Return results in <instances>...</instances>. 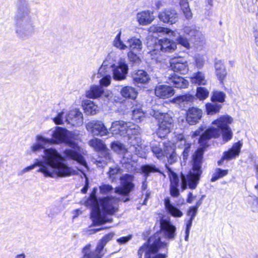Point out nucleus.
<instances>
[{
	"label": "nucleus",
	"instance_id": "obj_1",
	"mask_svg": "<svg viewBox=\"0 0 258 258\" xmlns=\"http://www.w3.org/2000/svg\"><path fill=\"white\" fill-rule=\"evenodd\" d=\"M86 128L94 136L103 137L109 134L114 136L120 135L128 138V143L135 149L134 152L140 157L146 158L149 148L147 144L140 137V127L132 122L117 120L112 122L109 130L104 122L99 120H92L86 124Z\"/></svg>",
	"mask_w": 258,
	"mask_h": 258
},
{
	"label": "nucleus",
	"instance_id": "obj_2",
	"mask_svg": "<svg viewBox=\"0 0 258 258\" xmlns=\"http://www.w3.org/2000/svg\"><path fill=\"white\" fill-rule=\"evenodd\" d=\"M42 159L43 161L36 160L33 164L23 169L22 173L39 166L38 171L47 177H64L76 174V171L64 162V158L55 148H50L44 150L43 151Z\"/></svg>",
	"mask_w": 258,
	"mask_h": 258
},
{
	"label": "nucleus",
	"instance_id": "obj_3",
	"mask_svg": "<svg viewBox=\"0 0 258 258\" xmlns=\"http://www.w3.org/2000/svg\"><path fill=\"white\" fill-rule=\"evenodd\" d=\"M97 191V188L94 187L85 204L91 209V217L95 224L110 222L112 219L105 216L104 214L113 215L118 211L117 200L107 197L98 200L96 197Z\"/></svg>",
	"mask_w": 258,
	"mask_h": 258
},
{
	"label": "nucleus",
	"instance_id": "obj_4",
	"mask_svg": "<svg viewBox=\"0 0 258 258\" xmlns=\"http://www.w3.org/2000/svg\"><path fill=\"white\" fill-rule=\"evenodd\" d=\"M233 122V118L226 114L219 116L212 122L209 127L203 133L199 139V143L203 146H206V142L212 138H218L222 136L223 141L227 142L233 137V132L230 125Z\"/></svg>",
	"mask_w": 258,
	"mask_h": 258
},
{
	"label": "nucleus",
	"instance_id": "obj_5",
	"mask_svg": "<svg viewBox=\"0 0 258 258\" xmlns=\"http://www.w3.org/2000/svg\"><path fill=\"white\" fill-rule=\"evenodd\" d=\"M71 133L65 128L60 127H56L53 132L52 137V144H59L65 143L68 145L72 149H66L64 154L68 159H71L77 161L79 164H81L87 168V163L84 157L80 154L81 148L74 143L70 141L69 137Z\"/></svg>",
	"mask_w": 258,
	"mask_h": 258
},
{
	"label": "nucleus",
	"instance_id": "obj_6",
	"mask_svg": "<svg viewBox=\"0 0 258 258\" xmlns=\"http://www.w3.org/2000/svg\"><path fill=\"white\" fill-rule=\"evenodd\" d=\"M15 24V32L22 39H28L36 31L34 23L30 16V11L27 4L24 2V7L19 9Z\"/></svg>",
	"mask_w": 258,
	"mask_h": 258
},
{
	"label": "nucleus",
	"instance_id": "obj_7",
	"mask_svg": "<svg viewBox=\"0 0 258 258\" xmlns=\"http://www.w3.org/2000/svg\"><path fill=\"white\" fill-rule=\"evenodd\" d=\"M164 108L162 104H157L153 105L149 111L150 114L158 120L156 134L160 138H165L170 132L173 123L172 112L164 113Z\"/></svg>",
	"mask_w": 258,
	"mask_h": 258
},
{
	"label": "nucleus",
	"instance_id": "obj_8",
	"mask_svg": "<svg viewBox=\"0 0 258 258\" xmlns=\"http://www.w3.org/2000/svg\"><path fill=\"white\" fill-rule=\"evenodd\" d=\"M203 150L199 148L193 155V165L192 170L186 176L181 174V185L182 190L188 186L191 189H195L198 184L200 177L202 173L201 170Z\"/></svg>",
	"mask_w": 258,
	"mask_h": 258
},
{
	"label": "nucleus",
	"instance_id": "obj_9",
	"mask_svg": "<svg viewBox=\"0 0 258 258\" xmlns=\"http://www.w3.org/2000/svg\"><path fill=\"white\" fill-rule=\"evenodd\" d=\"M160 225V231L156 232L149 239H156V243L155 246L159 249L166 247L168 244V241L174 239L176 235V228L171 223L170 218H161Z\"/></svg>",
	"mask_w": 258,
	"mask_h": 258
},
{
	"label": "nucleus",
	"instance_id": "obj_10",
	"mask_svg": "<svg viewBox=\"0 0 258 258\" xmlns=\"http://www.w3.org/2000/svg\"><path fill=\"white\" fill-rule=\"evenodd\" d=\"M156 239L152 238L141 246L138 250L139 258H166L164 254H157L159 249L155 245Z\"/></svg>",
	"mask_w": 258,
	"mask_h": 258
},
{
	"label": "nucleus",
	"instance_id": "obj_11",
	"mask_svg": "<svg viewBox=\"0 0 258 258\" xmlns=\"http://www.w3.org/2000/svg\"><path fill=\"white\" fill-rule=\"evenodd\" d=\"M183 30L184 34L189 36L190 39L193 41L194 46L197 49H201L206 42L205 35L203 32L197 29L195 26H185Z\"/></svg>",
	"mask_w": 258,
	"mask_h": 258
},
{
	"label": "nucleus",
	"instance_id": "obj_12",
	"mask_svg": "<svg viewBox=\"0 0 258 258\" xmlns=\"http://www.w3.org/2000/svg\"><path fill=\"white\" fill-rule=\"evenodd\" d=\"M134 177L132 175L129 174L122 175L120 178V186L115 188V192L118 195L127 196L134 188Z\"/></svg>",
	"mask_w": 258,
	"mask_h": 258
},
{
	"label": "nucleus",
	"instance_id": "obj_13",
	"mask_svg": "<svg viewBox=\"0 0 258 258\" xmlns=\"http://www.w3.org/2000/svg\"><path fill=\"white\" fill-rule=\"evenodd\" d=\"M169 68L172 71L185 75L189 70L188 61L183 56H177L170 59Z\"/></svg>",
	"mask_w": 258,
	"mask_h": 258
},
{
	"label": "nucleus",
	"instance_id": "obj_14",
	"mask_svg": "<svg viewBox=\"0 0 258 258\" xmlns=\"http://www.w3.org/2000/svg\"><path fill=\"white\" fill-rule=\"evenodd\" d=\"M86 96L91 99L101 98L110 100L112 97V93L110 90L104 89L101 86L93 85L86 91Z\"/></svg>",
	"mask_w": 258,
	"mask_h": 258
},
{
	"label": "nucleus",
	"instance_id": "obj_15",
	"mask_svg": "<svg viewBox=\"0 0 258 258\" xmlns=\"http://www.w3.org/2000/svg\"><path fill=\"white\" fill-rule=\"evenodd\" d=\"M112 71L114 80L120 81L125 79L128 73V66L125 59L120 58Z\"/></svg>",
	"mask_w": 258,
	"mask_h": 258
},
{
	"label": "nucleus",
	"instance_id": "obj_16",
	"mask_svg": "<svg viewBox=\"0 0 258 258\" xmlns=\"http://www.w3.org/2000/svg\"><path fill=\"white\" fill-rule=\"evenodd\" d=\"M52 140L50 138L45 137L42 134H38L35 137V142L32 143L30 146V149L31 152L37 153L45 150V147L46 145H52Z\"/></svg>",
	"mask_w": 258,
	"mask_h": 258
},
{
	"label": "nucleus",
	"instance_id": "obj_17",
	"mask_svg": "<svg viewBox=\"0 0 258 258\" xmlns=\"http://www.w3.org/2000/svg\"><path fill=\"white\" fill-rule=\"evenodd\" d=\"M66 121L72 126H79L83 123V114L79 109L75 108L70 110L66 114Z\"/></svg>",
	"mask_w": 258,
	"mask_h": 258
},
{
	"label": "nucleus",
	"instance_id": "obj_18",
	"mask_svg": "<svg viewBox=\"0 0 258 258\" xmlns=\"http://www.w3.org/2000/svg\"><path fill=\"white\" fill-rule=\"evenodd\" d=\"M117 58L115 51H111L108 53L99 69V73L104 75L105 72H108L111 69H112L116 66Z\"/></svg>",
	"mask_w": 258,
	"mask_h": 258
},
{
	"label": "nucleus",
	"instance_id": "obj_19",
	"mask_svg": "<svg viewBox=\"0 0 258 258\" xmlns=\"http://www.w3.org/2000/svg\"><path fill=\"white\" fill-rule=\"evenodd\" d=\"M242 143L238 141L234 143L231 149L223 153L220 160L218 162V165H221L224 160H231L237 157L240 152Z\"/></svg>",
	"mask_w": 258,
	"mask_h": 258
},
{
	"label": "nucleus",
	"instance_id": "obj_20",
	"mask_svg": "<svg viewBox=\"0 0 258 258\" xmlns=\"http://www.w3.org/2000/svg\"><path fill=\"white\" fill-rule=\"evenodd\" d=\"M166 167L168 169V174L170 181V195L173 197L177 198L179 195V189L178 188L179 183V179L177 175L175 172H174L167 165H166Z\"/></svg>",
	"mask_w": 258,
	"mask_h": 258
},
{
	"label": "nucleus",
	"instance_id": "obj_21",
	"mask_svg": "<svg viewBox=\"0 0 258 258\" xmlns=\"http://www.w3.org/2000/svg\"><path fill=\"white\" fill-rule=\"evenodd\" d=\"M174 94V89L169 85L158 84L155 88V95L160 98H168L172 97Z\"/></svg>",
	"mask_w": 258,
	"mask_h": 258
},
{
	"label": "nucleus",
	"instance_id": "obj_22",
	"mask_svg": "<svg viewBox=\"0 0 258 258\" xmlns=\"http://www.w3.org/2000/svg\"><path fill=\"white\" fill-rule=\"evenodd\" d=\"M158 18L163 22L171 24L175 23L178 19L177 12L171 9H165L160 12Z\"/></svg>",
	"mask_w": 258,
	"mask_h": 258
},
{
	"label": "nucleus",
	"instance_id": "obj_23",
	"mask_svg": "<svg viewBox=\"0 0 258 258\" xmlns=\"http://www.w3.org/2000/svg\"><path fill=\"white\" fill-rule=\"evenodd\" d=\"M203 115L202 109L195 107L189 108L186 113V120L190 125L197 123L201 119Z\"/></svg>",
	"mask_w": 258,
	"mask_h": 258
},
{
	"label": "nucleus",
	"instance_id": "obj_24",
	"mask_svg": "<svg viewBox=\"0 0 258 258\" xmlns=\"http://www.w3.org/2000/svg\"><path fill=\"white\" fill-rule=\"evenodd\" d=\"M215 75L220 83L224 84L227 76L224 62L221 59H216L214 63Z\"/></svg>",
	"mask_w": 258,
	"mask_h": 258
},
{
	"label": "nucleus",
	"instance_id": "obj_25",
	"mask_svg": "<svg viewBox=\"0 0 258 258\" xmlns=\"http://www.w3.org/2000/svg\"><path fill=\"white\" fill-rule=\"evenodd\" d=\"M136 19L140 25L146 26L151 24L155 19V17L153 11L145 10L137 14Z\"/></svg>",
	"mask_w": 258,
	"mask_h": 258
},
{
	"label": "nucleus",
	"instance_id": "obj_26",
	"mask_svg": "<svg viewBox=\"0 0 258 258\" xmlns=\"http://www.w3.org/2000/svg\"><path fill=\"white\" fill-rule=\"evenodd\" d=\"M91 244L85 245L82 250V256L80 258H102L104 253L97 247L92 250Z\"/></svg>",
	"mask_w": 258,
	"mask_h": 258
},
{
	"label": "nucleus",
	"instance_id": "obj_27",
	"mask_svg": "<svg viewBox=\"0 0 258 258\" xmlns=\"http://www.w3.org/2000/svg\"><path fill=\"white\" fill-rule=\"evenodd\" d=\"M166 212L174 218H180L183 216L182 212L177 207L173 205L169 198H166L164 201Z\"/></svg>",
	"mask_w": 258,
	"mask_h": 258
},
{
	"label": "nucleus",
	"instance_id": "obj_28",
	"mask_svg": "<svg viewBox=\"0 0 258 258\" xmlns=\"http://www.w3.org/2000/svg\"><path fill=\"white\" fill-rule=\"evenodd\" d=\"M175 146H177L180 148H183L184 151L183 152V155L184 157H186L188 155L189 150L190 148V144L187 142L186 139L184 136L181 134H175Z\"/></svg>",
	"mask_w": 258,
	"mask_h": 258
},
{
	"label": "nucleus",
	"instance_id": "obj_29",
	"mask_svg": "<svg viewBox=\"0 0 258 258\" xmlns=\"http://www.w3.org/2000/svg\"><path fill=\"white\" fill-rule=\"evenodd\" d=\"M165 146L166 151L165 156L168 159V163L172 164L177 160V155L175 152V145L170 141H167L165 142Z\"/></svg>",
	"mask_w": 258,
	"mask_h": 258
},
{
	"label": "nucleus",
	"instance_id": "obj_30",
	"mask_svg": "<svg viewBox=\"0 0 258 258\" xmlns=\"http://www.w3.org/2000/svg\"><path fill=\"white\" fill-rule=\"evenodd\" d=\"M150 33H161L162 35H167L170 37L174 38L176 36V33L169 28L163 27L157 25H152L149 29Z\"/></svg>",
	"mask_w": 258,
	"mask_h": 258
},
{
	"label": "nucleus",
	"instance_id": "obj_31",
	"mask_svg": "<svg viewBox=\"0 0 258 258\" xmlns=\"http://www.w3.org/2000/svg\"><path fill=\"white\" fill-rule=\"evenodd\" d=\"M134 81L137 83L146 84L150 80L149 74L144 70H138L132 74Z\"/></svg>",
	"mask_w": 258,
	"mask_h": 258
},
{
	"label": "nucleus",
	"instance_id": "obj_32",
	"mask_svg": "<svg viewBox=\"0 0 258 258\" xmlns=\"http://www.w3.org/2000/svg\"><path fill=\"white\" fill-rule=\"evenodd\" d=\"M126 43L129 51L140 52L142 49V41L136 37H130L126 41Z\"/></svg>",
	"mask_w": 258,
	"mask_h": 258
},
{
	"label": "nucleus",
	"instance_id": "obj_33",
	"mask_svg": "<svg viewBox=\"0 0 258 258\" xmlns=\"http://www.w3.org/2000/svg\"><path fill=\"white\" fill-rule=\"evenodd\" d=\"M150 146L154 155L157 158L161 159L165 156L166 153V151H165V143H164L163 150L161 149L159 143L156 141H152L151 142Z\"/></svg>",
	"mask_w": 258,
	"mask_h": 258
},
{
	"label": "nucleus",
	"instance_id": "obj_34",
	"mask_svg": "<svg viewBox=\"0 0 258 258\" xmlns=\"http://www.w3.org/2000/svg\"><path fill=\"white\" fill-rule=\"evenodd\" d=\"M160 49L165 52H172L176 49V43L167 38H163L159 40Z\"/></svg>",
	"mask_w": 258,
	"mask_h": 258
},
{
	"label": "nucleus",
	"instance_id": "obj_35",
	"mask_svg": "<svg viewBox=\"0 0 258 258\" xmlns=\"http://www.w3.org/2000/svg\"><path fill=\"white\" fill-rule=\"evenodd\" d=\"M190 80L192 84L199 86H205L207 84V80L206 79L205 74L201 71L193 73L190 78Z\"/></svg>",
	"mask_w": 258,
	"mask_h": 258
},
{
	"label": "nucleus",
	"instance_id": "obj_36",
	"mask_svg": "<svg viewBox=\"0 0 258 258\" xmlns=\"http://www.w3.org/2000/svg\"><path fill=\"white\" fill-rule=\"evenodd\" d=\"M85 112L88 115H94L98 111V107L93 101L85 100L82 104Z\"/></svg>",
	"mask_w": 258,
	"mask_h": 258
},
{
	"label": "nucleus",
	"instance_id": "obj_37",
	"mask_svg": "<svg viewBox=\"0 0 258 258\" xmlns=\"http://www.w3.org/2000/svg\"><path fill=\"white\" fill-rule=\"evenodd\" d=\"M145 116V112L142 108V105L137 103L133 106L132 119L137 122H140Z\"/></svg>",
	"mask_w": 258,
	"mask_h": 258
},
{
	"label": "nucleus",
	"instance_id": "obj_38",
	"mask_svg": "<svg viewBox=\"0 0 258 258\" xmlns=\"http://www.w3.org/2000/svg\"><path fill=\"white\" fill-rule=\"evenodd\" d=\"M170 82L178 88H186L189 85L188 81L182 77L174 75L170 78Z\"/></svg>",
	"mask_w": 258,
	"mask_h": 258
},
{
	"label": "nucleus",
	"instance_id": "obj_39",
	"mask_svg": "<svg viewBox=\"0 0 258 258\" xmlns=\"http://www.w3.org/2000/svg\"><path fill=\"white\" fill-rule=\"evenodd\" d=\"M120 94L124 98L135 99L138 92L134 87L127 86H124L121 89Z\"/></svg>",
	"mask_w": 258,
	"mask_h": 258
},
{
	"label": "nucleus",
	"instance_id": "obj_40",
	"mask_svg": "<svg viewBox=\"0 0 258 258\" xmlns=\"http://www.w3.org/2000/svg\"><path fill=\"white\" fill-rule=\"evenodd\" d=\"M122 169L118 167H110L107 172L108 177L112 182L116 181L118 179H120L122 175Z\"/></svg>",
	"mask_w": 258,
	"mask_h": 258
},
{
	"label": "nucleus",
	"instance_id": "obj_41",
	"mask_svg": "<svg viewBox=\"0 0 258 258\" xmlns=\"http://www.w3.org/2000/svg\"><path fill=\"white\" fill-rule=\"evenodd\" d=\"M89 145L94 150L98 151L107 152L106 146L102 140L97 138H94L89 142Z\"/></svg>",
	"mask_w": 258,
	"mask_h": 258
},
{
	"label": "nucleus",
	"instance_id": "obj_42",
	"mask_svg": "<svg viewBox=\"0 0 258 258\" xmlns=\"http://www.w3.org/2000/svg\"><path fill=\"white\" fill-rule=\"evenodd\" d=\"M111 148L114 152L118 154H124L123 158L127 156L128 153L125 146L119 142L115 141L111 144Z\"/></svg>",
	"mask_w": 258,
	"mask_h": 258
},
{
	"label": "nucleus",
	"instance_id": "obj_43",
	"mask_svg": "<svg viewBox=\"0 0 258 258\" xmlns=\"http://www.w3.org/2000/svg\"><path fill=\"white\" fill-rule=\"evenodd\" d=\"M121 32L120 30L113 39L112 45L117 49L123 50L127 49V44L121 39Z\"/></svg>",
	"mask_w": 258,
	"mask_h": 258
},
{
	"label": "nucleus",
	"instance_id": "obj_44",
	"mask_svg": "<svg viewBox=\"0 0 258 258\" xmlns=\"http://www.w3.org/2000/svg\"><path fill=\"white\" fill-rule=\"evenodd\" d=\"M115 234L113 232H111L108 234L105 235L101 239H100L97 243L96 247L103 252V249L106 244L112 239Z\"/></svg>",
	"mask_w": 258,
	"mask_h": 258
},
{
	"label": "nucleus",
	"instance_id": "obj_45",
	"mask_svg": "<svg viewBox=\"0 0 258 258\" xmlns=\"http://www.w3.org/2000/svg\"><path fill=\"white\" fill-rule=\"evenodd\" d=\"M222 105L216 103H208L206 104V111L208 115H214L218 113Z\"/></svg>",
	"mask_w": 258,
	"mask_h": 258
},
{
	"label": "nucleus",
	"instance_id": "obj_46",
	"mask_svg": "<svg viewBox=\"0 0 258 258\" xmlns=\"http://www.w3.org/2000/svg\"><path fill=\"white\" fill-rule=\"evenodd\" d=\"M226 94L220 91H215L213 92L211 100L213 102L223 103L225 101Z\"/></svg>",
	"mask_w": 258,
	"mask_h": 258
},
{
	"label": "nucleus",
	"instance_id": "obj_47",
	"mask_svg": "<svg viewBox=\"0 0 258 258\" xmlns=\"http://www.w3.org/2000/svg\"><path fill=\"white\" fill-rule=\"evenodd\" d=\"M108 72H105L104 75L99 73V71L97 74V77H102L99 81L100 86L107 87L109 86L111 83V77L109 75L107 74Z\"/></svg>",
	"mask_w": 258,
	"mask_h": 258
},
{
	"label": "nucleus",
	"instance_id": "obj_48",
	"mask_svg": "<svg viewBox=\"0 0 258 258\" xmlns=\"http://www.w3.org/2000/svg\"><path fill=\"white\" fill-rule=\"evenodd\" d=\"M209 92L207 89L203 87L197 88L196 97L200 100L206 99L209 96Z\"/></svg>",
	"mask_w": 258,
	"mask_h": 258
},
{
	"label": "nucleus",
	"instance_id": "obj_49",
	"mask_svg": "<svg viewBox=\"0 0 258 258\" xmlns=\"http://www.w3.org/2000/svg\"><path fill=\"white\" fill-rule=\"evenodd\" d=\"M228 170H223L220 168H216L215 169V172L212 175L211 181L212 182L215 181L218 179L225 176L228 174Z\"/></svg>",
	"mask_w": 258,
	"mask_h": 258
},
{
	"label": "nucleus",
	"instance_id": "obj_50",
	"mask_svg": "<svg viewBox=\"0 0 258 258\" xmlns=\"http://www.w3.org/2000/svg\"><path fill=\"white\" fill-rule=\"evenodd\" d=\"M194 99V97L190 95H184L177 96L173 99V102L177 104L181 103L191 102Z\"/></svg>",
	"mask_w": 258,
	"mask_h": 258
},
{
	"label": "nucleus",
	"instance_id": "obj_51",
	"mask_svg": "<svg viewBox=\"0 0 258 258\" xmlns=\"http://www.w3.org/2000/svg\"><path fill=\"white\" fill-rule=\"evenodd\" d=\"M142 172L147 176L154 172H160L159 169L154 165H146L141 167Z\"/></svg>",
	"mask_w": 258,
	"mask_h": 258
},
{
	"label": "nucleus",
	"instance_id": "obj_52",
	"mask_svg": "<svg viewBox=\"0 0 258 258\" xmlns=\"http://www.w3.org/2000/svg\"><path fill=\"white\" fill-rule=\"evenodd\" d=\"M177 42L187 49L191 48L189 40L184 36L179 35L176 39Z\"/></svg>",
	"mask_w": 258,
	"mask_h": 258
},
{
	"label": "nucleus",
	"instance_id": "obj_53",
	"mask_svg": "<svg viewBox=\"0 0 258 258\" xmlns=\"http://www.w3.org/2000/svg\"><path fill=\"white\" fill-rule=\"evenodd\" d=\"M194 60L195 62L196 67L199 69H202L205 62V58L204 55L197 54L194 56Z\"/></svg>",
	"mask_w": 258,
	"mask_h": 258
},
{
	"label": "nucleus",
	"instance_id": "obj_54",
	"mask_svg": "<svg viewBox=\"0 0 258 258\" xmlns=\"http://www.w3.org/2000/svg\"><path fill=\"white\" fill-rule=\"evenodd\" d=\"M68 112H65L64 111H62L57 114V115L54 118L53 121L56 124H60L66 122V114Z\"/></svg>",
	"mask_w": 258,
	"mask_h": 258
},
{
	"label": "nucleus",
	"instance_id": "obj_55",
	"mask_svg": "<svg viewBox=\"0 0 258 258\" xmlns=\"http://www.w3.org/2000/svg\"><path fill=\"white\" fill-rule=\"evenodd\" d=\"M137 52H138L136 51H128L127 53V56L129 60L136 64H139L141 61V59L137 54H136V53Z\"/></svg>",
	"mask_w": 258,
	"mask_h": 258
},
{
	"label": "nucleus",
	"instance_id": "obj_56",
	"mask_svg": "<svg viewBox=\"0 0 258 258\" xmlns=\"http://www.w3.org/2000/svg\"><path fill=\"white\" fill-rule=\"evenodd\" d=\"M194 219L187 218L185 220V240L188 241V237L189 235L190 230L192 225V221Z\"/></svg>",
	"mask_w": 258,
	"mask_h": 258
},
{
	"label": "nucleus",
	"instance_id": "obj_57",
	"mask_svg": "<svg viewBox=\"0 0 258 258\" xmlns=\"http://www.w3.org/2000/svg\"><path fill=\"white\" fill-rule=\"evenodd\" d=\"M80 165L81 166H82V167H77V169L78 170L80 171L83 174V175H84V176L85 177L86 179V184L84 186V187L82 189V192L84 193V194H85L87 192V191L88 189V187H89V185H88V178L87 177V176L86 175V174L84 173V169H86V170H88V166L87 165V167L86 168L83 165H82L81 164H80Z\"/></svg>",
	"mask_w": 258,
	"mask_h": 258
},
{
	"label": "nucleus",
	"instance_id": "obj_58",
	"mask_svg": "<svg viewBox=\"0 0 258 258\" xmlns=\"http://www.w3.org/2000/svg\"><path fill=\"white\" fill-rule=\"evenodd\" d=\"M100 192L102 194H107L113 190L112 186L109 184H102L99 186Z\"/></svg>",
	"mask_w": 258,
	"mask_h": 258
},
{
	"label": "nucleus",
	"instance_id": "obj_59",
	"mask_svg": "<svg viewBox=\"0 0 258 258\" xmlns=\"http://www.w3.org/2000/svg\"><path fill=\"white\" fill-rule=\"evenodd\" d=\"M123 160H124V161H123L124 164L126 163V164H128L129 165H131V167H127V166H126V168H127L128 170H130L131 171H133L136 170L137 163L135 160L132 161V159L131 158V159L127 158L126 161H125V159L123 158Z\"/></svg>",
	"mask_w": 258,
	"mask_h": 258
},
{
	"label": "nucleus",
	"instance_id": "obj_60",
	"mask_svg": "<svg viewBox=\"0 0 258 258\" xmlns=\"http://www.w3.org/2000/svg\"><path fill=\"white\" fill-rule=\"evenodd\" d=\"M197 213V207H190L187 211V215L189 217L188 218L194 219Z\"/></svg>",
	"mask_w": 258,
	"mask_h": 258
},
{
	"label": "nucleus",
	"instance_id": "obj_61",
	"mask_svg": "<svg viewBox=\"0 0 258 258\" xmlns=\"http://www.w3.org/2000/svg\"><path fill=\"white\" fill-rule=\"evenodd\" d=\"M182 12L186 19L189 20L192 17V14L190 8L184 9V10L182 11Z\"/></svg>",
	"mask_w": 258,
	"mask_h": 258
},
{
	"label": "nucleus",
	"instance_id": "obj_62",
	"mask_svg": "<svg viewBox=\"0 0 258 258\" xmlns=\"http://www.w3.org/2000/svg\"><path fill=\"white\" fill-rule=\"evenodd\" d=\"M132 238L131 235L125 237H122L117 239V242L119 244H124L131 240Z\"/></svg>",
	"mask_w": 258,
	"mask_h": 258
},
{
	"label": "nucleus",
	"instance_id": "obj_63",
	"mask_svg": "<svg viewBox=\"0 0 258 258\" xmlns=\"http://www.w3.org/2000/svg\"><path fill=\"white\" fill-rule=\"evenodd\" d=\"M179 5L181 11H183L184 9H186L189 8L188 2H187V0H180Z\"/></svg>",
	"mask_w": 258,
	"mask_h": 258
},
{
	"label": "nucleus",
	"instance_id": "obj_64",
	"mask_svg": "<svg viewBox=\"0 0 258 258\" xmlns=\"http://www.w3.org/2000/svg\"><path fill=\"white\" fill-rule=\"evenodd\" d=\"M251 209L253 212H258V199L254 198L253 199L252 204L251 206Z\"/></svg>",
	"mask_w": 258,
	"mask_h": 258
}]
</instances>
